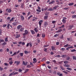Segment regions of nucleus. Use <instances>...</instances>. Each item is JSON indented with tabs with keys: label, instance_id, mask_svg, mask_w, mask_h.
Here are the masks:
<instances>
[{
	"label": "nucleus",
	"instance_id": "nucleus-1",
	"mask_svg": "<svg viewBox=\"0 0 76 76\" xmlns=\"http://www.w3.org/2000/svg\"><path fill=\"white\" fill-rule=\"evenodd\" d=\"M20 63V61H15L14 62V64H16V66H19Z\"/></svg>",
	"mask_w": 76,
	"mask_h": 76
},
{
	"label": "nucleus",
	"instance_id": "nucleus-2",
	"mask_svg": "<svg viewBox=\"0 0 76 76\" xmlns=\"http://www.w3.org/2000/svg\"><path fill=\"white\" fill-rule=\"evenodd\" d=\"M24 32H25V33L23 34V36H24L26 35H27V34H28V33H29V31H28V30H26L24 31Z\"/></svg>",
	"mask_w": 76,
	"mask_h": 76
},
{
	"label": "nucleus",
	"instance_id": "nucleus-3",
	"mask_svg": "<svg viewBox=\"0 0 76 76\" xmlns=\"http://www.w3.org/2000/svg\"><path fill=\"white\" fill-rule=\"evenodd\" d=\"M67 18H64L63 20H62V22L63 23H65L66 22V19Z\"/></svg>",
	"mask_w": 76,
	"mask_h": 76
},
{
	"label": "nucleus",
	"instance_id": "nucleus-4",
	"mask_svg": "<svg viewBox=\"0 0 76 76\" xmlns=\"http://www.w3.org/2000/svg\"><path fill=\"white\" fill-rule=\"evenodd\" d=\"M43 22V21L42 20H40L39 22V25L40 28H41V25H42V23Z\"/></svg>",
	"mask_w": 76,
	"mask_h": 76
},
{
	"label": "nucleus",
	"instance_id": "nucleus-5",
	"mask_svg": "<svg viewBox=\"0 0 76 76\" xmlns=\"http://www.w3.org/2000/svg\"><path fill=\"white\" fill-rule=\"evenodd\" d=\"M22 28V26L21 25H19L18 26H17V29L19 30L20 29V28Z\"/></svg>",
	"mask_w": 76,
	"mask_h": 76
},
{
	"label": "nucleus",
	"instance_id": "nucleus-6",
	"mask_svg": "<svg viewBox=\"0 0 76 76\" xmlns=\"http://www.w3.org/2000/svg\"><path fill=\"white\" fill-rule=\"evenodd\" d=\"M48 15H45L44 16V20H47L48 19Z\"/></svg>",
	"mask_w": 76,
	"mask_h": 76
},
{
	"label": "nucleus",
	"instance_id": "nucleus-7",
	"mask_svg": "<svg viewBox=\"0 0 76 76\" xmlns=\"http://www.w3.org/2000/svg\"><path fill=\"white\" fill-rule=\"evenodd\" d=\"M20 18H21V20H24L25 18H24V17L23 15H21L20 16Z\"/></svg>",
	"mask_w": 76,
	"mask_h": 76
},
{
	"label": "nucleus",
	"instance_id": "nucleus-8",
	"mask_svg": "<svg viewBox=\"0 0 76 76\" xmlns=\"http://www.w3.org/2000/svg\"><path fill=\"white\" fill-rule=\"evenodd\" d=\"M28 64V62H25V61H23V64L24 66H26Z\"/></svg>",
	"mask_w": 76,
	"mask_h": 76
},
{
	"label": "nucleus",
	"instance_id": "nucleus-9",
	"mask_svg": "<svg viewBox=\"0 0 76 76\" xmlns=\"http://www.w3.org/2000/svg\"><path fill=\"white\" fill-rule=\"evenodd\" d=\"M48 25V23H47V21H45L44 23V26L45 27H47Z\"/></svg>",
	"mask_w": 76,
	"mask_h": 76
},
{
	"label": "nucleus",
	"instance_id": "nucleus-10",
	"mask_svg": "<svg viewBox=\"0 0 76 76\" xmlns=\"http://www.w3.org/2000/svg\"><path fill=\"white\" fill-rule=\"evenodd\" d=\"M21 7V9H24V7H25V4L24 3L22 4Z\"/></svg>",
	"mask_w": 76,
	"mask_h": 76
},
{
	"label": "nucleus",
	"instance_id": "nucleus-11",
	"mask_svg": "<svg viewBox=\"0 0 76 76\" xmlns=\"http://www.w3.org/2000/svg\"><path fill=\"white\" fill-rule=\"evenodd\" d=\"M54 3H55V1H54V0H53L51 2H50L49 3V4H54Z\"/></svg>",
	"mask_w": 76,
	"mask_h": 76
},
{
	"label": "nucleus",
	"instance_id": "nucleus-12",
	"mask_svg": "<svg viewBox=\"0 0 76 76\" xmlns=\"http://www.w3.org/2000/svg\"><path fill=\"white\" fill-rule=\"evenodd\" d=\"M37 59L35 58H34L33 59V60L34 61V62H33V63H35L37 62Z\"/></svg>",
	"mask_w": 76,
	"mask_h": 76
},
{
	"label": "nucleus",
	"instance_id": "nucleus-13",
	"mask_svg": "<svg viewBox=\"0 0 76 76\" xmlns=\"http://www.w3.org/2000/svg\"><path fill=\"white\" fill-rule=\"evenodd\" d=\"M20 36V34H16V36L15 37V38H19Z\"/></svg>",
	"mask_w": 76,
	"mask_h": 76
},
{
	"label": "nucleus",
	"instance_id": "nucleus-14",
	"mask_svg": "<svg viewBox=\"0 0 76 76\" xmlns=\"http://www.w3.org/2000/svg\"><path fill=\"white\" fill-rule=\"evenodd\" d=\"M63 30L62 29H59V30L56 31L57 33H58V32H62Z\"/></svg>",
	"mask_w": 76,
	"mask_h": 76
},
{
	"label": "nucleus",
	"instance_id": "nucleus-15",
	"mask_svg": "<svg viewBox=\"0 0 76 76\" xmlns=\"http://www.w3.org/2000/svg\"><path fill=\"white\" fill-rule=\"evenodd\" d=\"M66 60H69V61H71V60H70V57L68 56L66 58Z\"/></svg>",
	"mask_w": 76,
	"mask_h": 76
},
{
	"label": "nucleus",
	"instance_id": "nucleus-16",
	"mask_svg": "<svg viewBox=\"0 0 76 76\" xmlns=\"http://www.w3.org/2000/svg\"><path fill=\"white\" fill-rule=\"evenodd\" d=\"M30 32H31L32 34H35V31L33 30H31Z\"/></svg>",
	"mask_w": 76,
	"mask_h": 76
},
{
	"label": "nucleus",
	"instance_id": "nucleus-17",
	"mask_svg": "<svg viewBox=\"0 0 76 76\" xmlns=\"http://www.w3.org/2000/svg\"><path fill=\"white\" fill-rule=\"evenodd\" d=\"M64 66L65 67H70V65H69L68 64H65V65H64Z\"/></svg>",
	"mask_w": 76,
	"mask_h": 76
},
{
	"label": "nucleus",
	"instance_id": "nucleus-18",
	"mask_svg": "<svg viewBox=\"0 0 76 76\" xmlns=\"http://www.w3.org/2000/svg\"><path fill=\"white\" fill-rule=\"evenodd\" d=\"M15 17H12L11 20H10V22H12V21H13L14 19H15Z\"/></svg>",
	"mask_w": 76,
	"mask_h": 76
},
{
	"label": "nucleus",
	"instance_id": "nucleus-19",
	"mask_svg": "<svg viewBox=\"0 0 76 76\" xmlns=\"http://www.w3.org/2000/svg\"><path fill=\"white\" fill-rule=\"evenodd\" d=\"M34 31L35 32H38V30L37 29V28H34Z\"/></svg>",
	"mask_w": 76,
	"mask_h": 76
},
{
	"label": "nucleus",
	"instance_id": "nucleus-20",
	"mask_svg": "<svg viewBox=\"0 0 76 76\" xmlns=\"http://www.w3.org/2000/svg\"><path fill=\"white\" fill-rule=\"evenodd\" d=\"M60 68H61L62 70H64V68H63V67L61 65H60Z\"/></svg>",
	"mask_w": 76,
	"mask_h": 76
},
{
	"label": "nucleus",
	"instance_id": "nucleus-21",
	"mask_svg": "<svg viewBox=\"0 0 76 76\" xmlns=\"http://www.w3.org/2000/svg\"><path fill=\"white\" fill-rule=\"evenodd\" d=\"M5 42H8V41H9V40H8V37H6L5 38Z\"/></svg>",
	"mask_w": 76,
	"mask_h": 76
},
{
	"label": "nucleus",
	"instance_id": "nucleus-22",
	"mask_svg": "<svg viewBox=\"0 0 76 76\" xmlns=\"http://www.w3.org/2000/svg\"><path fill=\"white\" fill-rule=\"evenodd\" d=\"M7 12L8 13H11L12 12V10L11 9H9L8 10Z\"/></svg>",
	"mask_w": 76,
	"mask_h": 76
},
{
	"label": "nucleus",
	"instance_id": "nucleus-23",
	"mask_svg": "<svg viewBox=\"0 0 76 76\" xmlns=\"http://www.w3.org/2000/svg\"><path fill=\"white\" fill-rule=\"evenodd\" d=\"M19 55L20 56V57H23V53H19Z\"/></svg>",
	"mask_w": 76,
	"mask_h": 76
},
{
	"label": "nucleus",
	"instance_id": "nucleus-24",
	"mask_svg": "<svg viewBox=\"0 0 76 76\" xmlns=\"http://www.w3.org/2000/svg\"><path fill=\"white\" fill-rule=\"evenodd\" d=\"M32 17H33V15H31V16H30L28 18V20H29L30 19V18H32Z\"/></svg>",
	"mask_w": 76,
	"mask_h": 76
},
{
	"label": "nucleus",
	"instance_id": "nucleus-25",
	"mask_svg": "<svg viewBox=\"0 0 76 76\" xmlns=\"http://www.w3.org/2000/svg\"><path fill=\"white\" fill-rule=\"evenodd\" d=\"M45 15H49V12H46L45 13Z\"/></svg>",
	"mask_w": 76,
	"mask_h": 76
},
{
	"label": "nucleus",
	"instance_id": "nucleus-26",
	"mask_svg": "<svg viewBox=\"0 0 76 76\" xmlns=\"http://www.w3.org/2000/svg\"><path fill=\"white\" fill-rule=\"evenodd\" d=\"M48 10H49V11H53V8H50L48 9Z\"/></svg>",
	"mask_w": 76,
	"mask_h": 76
},
{
	"label": "nucleus",
	"instance_id": "nucleus-27",
	"mask_svg": "<svg viewBox=\"0 0 76 76\" xmlns=\"http://www.w3.org/2000/svg\"><path fill=\"white\" fill-rule=\"evenodd\" d=\"M4 42L3 43H2L1 44V45H6L7 44V43L5 42Z\"/></svg>",
	"mask_w": 76,
	"mask_h": 76
},
{
	"label": "nucleus",
	"instance_id": "nucleus-28",
	"mask_svg": "<svg viewBox=\"0 0 76 76\" xmlns=\"http://www.w3.org/2000/svg\"><path fill=\"white\" fill-rule=\"evenodd\" d=\"M4 65L6 66H9V64L8 63H4Z\"/></svg>",
	"mask_w": 76,
	"mask_h": 76
},
{
	"label": "nucleus",
	"instance_id": "nucleus-29",
	"mask_svg": "<svg viewBox=\"0 0 76 76\" xmlns=\"http://www.w3.org/2000/svg\"><path fill=\"white\" fill-rule=\"evenodd\" d=\"M72 58L73 60H76V57L75 56H72Z\"/></svg>",
	"mask_w": 76,
	"mask_h": 76
},
{
	"label": "nucleus",
	"instance_id": "nucleus-30",
	"mask_svg": "<svg viewBox=\"0 0 76 76\" xmlns=\"http://www.w3.org/2000/svg\"><path fill=\"white\" fill-rule=\"evenodd\" d=\"M15 73V72H12L8 76H12V75H13V73Z\"/></svg>",
	"mask_w": 76,
	"mask_h": 76
},
{
	"label": "nucleus",
	"instance_id": "nucleus-31",
	"mask_svg": "<svg viewBox=\"0 0 76 76\" xmlns=\"http://www.w3.org/2000/svg\"><path fill=\"white\" fill-rule=\"evenodd\" d=\"M73 3H70L68 4L69 6H73Z\"/></svg>",
	"mask_w": 76,
	"mask_h": 76
},
{
	"label": "nucleus",
	"instance_id": "nucleus-32",
	"mask_svg": "<svg viewBox=\"0 0 76 76\" xmlns=\"http://www.w3.org/2000/svg\"><path fill=\"white\" fill-rule=\"evenodd\" d=\"M51 48L52 50L53 51V50H55V47H54L53 46H51Z\"/></svg>",
	"mask_w": 76,
	"mask_h": 76
},
{
	"label": "nucleus",
	"instance_id": "nucleus-33",
	"mask_svg": "<svg viewBox=\"0 0 76 76\" xmlns=\"http://www.w3.org/2000/svg\"><path fill=\"white\" fill-rule=\"evenodd\" d=\"M28 71H29V69H26L25 70L24 73H26L27 72H28Z\"/></svg>",
	"mask_w": 76,
	"mask_h": 76
},
{
	"label": "nucleus",
	"instance_id": "nucleus-34",
	"mask_svg": "<svg viewBox=\"0 0 76 76\" xmlns=\"http://www.w3.org/2000/svg\"><path fill=\"white\" fill-rule=\"evenodd\" d=\"M13 25H14V26H15V25H17V22H15L13 23H12Z\"/></svg>",
	"mask_w": 76,
	"mask_h": 76
},
{
	"label": "nucleus",
	"instance_id": "nucleus-35",
	"mask_svg": "<svg viewBox=\"0 0 76 76\" xmlns=\"http://www.w3.org/2000/svg\"><path fill=\"white\" fill-rule=\"evenodd\" d=\"M71 52H76V50L74 49L71 50Z\"/></svg>",
	"mask_w": 76,
	"mask_h": 76
},
{
	"label": "nucleus",
	"instance_id": "nucleus-36",
	"mask_svg": "<svg viewBox=\"0 0 76 76\" xmlns=\"http://www.w3.org/2000/svg\"><path fill=\"white\" fill-rule=\"evenodd\" d=\"M59 35V34H56L55 35H54V37H58V35Z\"/></svg>",
	"mask_w": 76,
	"mask_h": 76
},
{
	"label": "nucleus",
	"instance_id": "nucleus-37",
	"mask_svg": "<svg viewBox=\"0 0 76 76\" xmlns=\"http://www.w3.org/2000/svg\"><path fill=\"white\" fill-rule=\"evenodd\" d=\"M24 30V29H23V28H21L20 29V32H23V31Z\"/></svg>",
	"mask_w": 76,
	"mask_h": 76
},
{
	"label": "nucleus",
	"instance_id": "nucleus-38",
	"mask_svg": "<svg viewBox=\"0 0 76 76\" xmlns=\"http://www.w3.org/2000/svg\"><path fill=\"white\" fill-rule=\"evenodd\" d=\"M64 64H67V63H69V62L67 61H65L64 62Z\"/></svg>",
	"mask_w": 76,
	"mask_h": 76
},
{
	"label": "nucleus",
	"instance_id": "nucleus-39",
	"mask_svg": "<svg viewBox=\"0 0 76 76\" xmlns=\"http://www.w3.org/2000/svg\"><path fill=\"white\" fill-rule=\"evenodd\" d=\"M72 18H76V15H73L72 16Z\"/></svg>",
	"mask_w": 76,
	"mask_h": 76
},
{
	"label": "nucleus",
	"instance_id": "nucleus-40",
	"mask_svg": "<svg viewBox=\"0 0 76 76\" xmlns=\"http://www.w3.org/2000/svg\"><path fill=\"white\" fill-rule=\"evenodd\" d=\"M24 53L26 54H28V51L27 50H25L24 51Z\"/></svg>",
	"mask_w": 76,
	"mask_h": 76
},
{
	"label": "nucleus",
	"instance_id": "nucleus-41",
	"mask_svg": "<svg viewBox=\"0 0 76 76\" xmlns=\"http://www.w3.org/2000/svg\"><path fill=\"white\" fill-rule=\"evenodd\" d=\"M36 11L38 12H41V10L38 9L36 10Z\"/></svg>",
	"mask_w": 76,
	"mask_h": 76
},
{
	"label": "nucleus",
	"instance_id": "nucleus-42",
	"mask_svg": "<svg viewBox=\"0 0 76 76\" xmlns=\"http://www.w3.org/2000/svg\"><path fill=\"white\" fill-rule=\"evenodd\" d=\"M9 26H10V24H7V29H9L10 28V27H9Z\"/></svg>",
	"mask_w": 76,
	"mask_h": 76
},
{
	"label": "nucleus",
	"instance_id": "nucleus-43",
	"mask_svg": "<svg viewBox=\"0 0 76 76\" xmlns=\"http://www.w3.org/2000/svg\"><path fill=\"white\" fill-rule=\"evenodd\" d=\"M66 69H67V70H72V68H67Z\"/></svg>",
	"mask_w": 76,
	"mask_h": 76
},
{
	"label": "nucleus",
	"instance_id": "nucleus-44",
	"mask_svg": "<svg viewBox=\"0 0 76 76\" xmlns=\"http://www.w3.org/2000/svg\"><path fill=\"white\" fill-rule=\"evenodd\" d=\"M13 63V61H11L9 62V64L10 65H12Z\"/></svg>",
	"mask_w": 76,
	"mask_h": 76
},
{
	"label": "nucleus",
	"instance_id": "nucleus-45",
	"mask_svg": "<svg viewBox=\"0 0 76 76\" xmlns=\"http://www.w3.org/2000/svg\"><path fill=\"white\" fill-rule=\"evenodd\" d=\"M42 36L43 38H44V37H45V34H42Z\"/></svg>",
	"mask_w": 76,
	"mask_h": 76
},
{
	"label": "nucleus",
	"instance_id": "nucleus-46",
	"mask_svg": "<svg viewBox=\"0 0 76 76\" xmlns=\"http://www.w3.org/2000/svg\"><path fill=\"white\" fill-rule=\"evenodd\" d=\"M66 56V55H63L62 56V57L63 58H65Z\"/></svg>",
	"mask_w": 76,
	"mask_h": 76
},
{
	"label": "nucleus",
	"instance_id": "nucleus-47",
	"mask_svg": "<svg viewBox=\"0 0 76 76\" xmlns=\"http://www.w3.org/2000/svg\"><path fill=\"white\" fill-rule=\"evenodd\" d=\"M63 61H61V62H58V63L59 64H62L63 63Z\"/></svg>",
	"mask_w": 76,
	"mask_h": 76
},
{
	"label": "nucleus",
	"instance_id": "nucleus-48",
	"mask_svg": "<svg viewBox=\"0 0 76 76\" xmlns=\"http://www.w3.org/2000/svg\"><path fill=\"white\" fill-rule=\"evenodd\" d=\"M63 72L64 73H65V74H68V72L66 71H63Z\"/></svg>",
	"mask_w": 76,
	"mask_h": 76
},
{
	"label": "nucleus",
	"instance_id": "nucleus-49",
	"mask_svg": "<svg viewBox=\"0 0 76 76\" xmlns=\"http://www.w3.org/2000/svg\"><path fill=\"white\" fill-rule=\"evenodd\" d=\"M3 70V68L1 67L0 66V71H2Z\"/></svg>",
	"mask_w": 76,
	"mask_h": 76
},
{
	"label": "nucleus",
	"instance_id": "nucleus-50",
	"mask_svg": "<svg viewBox=\"0 0 76 76\" xmlns=\"http://www.w3.org/2000/svg\"><path fill=\"white\" fill-rule=\"evenodd\" d=\"M27 67H28V68H30V67H31V66H30L29 65H28L27 66Z\"/></svg>",
	"mask_w": 76,
	"mask_h": 76
},
{
	"label": "nucleus",
	"instance_id": "nucleus-51",
	"mask_svg": "<svg viewBox=\"0 0 76 76\" xmlns=\"http://www.w3.org/2000/svg\"><path fill=\"white\" fill-rule=\"evenodd\" d=\"M4 42V41L3 39L1 40H0V43H1V42Z\"/></svg>",
	"mask_w": 76,
	"mask_h": 76
},
{
	"label": "nucleus",
	"instance_id": "nucleus-52",
	"mask_svg": "<svg viewBox=\"0 0 76 76\" xmlns=\"http://www.w3.org/2000/svg\"><path fill=\"white\" fill-rule=\"evenodd\" d=\"M18 72H16L14 73V74L13 73V75H18Z\"/></svg>",
	"mask_w": 76,
	"mask_h": 76
},
{
	"label": "nucleus",
	"instance_id": "nucleus-53",
	"mask_svg": "<svg viewBox=\"0 0 76 76\" xmlns=\"http://www.w3.org/2000/svg\"><path fill=\"white\" fill-rule=\"evenodd\" d=\"M68 45H69V44H67L65 45H64V47H68Z\"/></svg>",
	"mask_w": 76,
	"mask_h": 76
},
{
	"label": "nucleus",
	"instance_id": "nucleus-54",
	"mask_svg": "<svg viewBox=\"0 0 76 76\" xmlns=\"http://www.w3.org/2000/svg\"><path fill=\"white\" fill-rule=\"evenodd\" d=\"M3 28H4L5 27L7 26V24H4L3 25Z\"/></svg>",
	"mask_w": 76,
	"mask_h": 76
},
{
	"label": "nucleus",
	"instance_id": "nucleus-55",
	"mask_svg": "<svg viewBox=\"0 0 76 76\" xmlns=\"http://www.w3.org/2000/svg\"><path fill=\"white\" fill-rule=\"evenodd\" d=\"M61 57L60 55H57L55 56V57Z\"/></svg>",
	"mask_w": 76,
	"mask_h": 76
},
{
	"label": "nucleus",
	"instance_id": "nucleus-56",
	"mask_svg": "<svg viewBox=\"0 0 76 76\" xmlns=\"http://www.w3.org/2000/svg\"><path fill=\"white\" fill-rule=\"evenodd\" d=\"M59 44H60V43L59 42H58L56 43V45H58Z\"/></svg>",
	"mask_w": 76,
	"mask_h": 76
},
{
	"label": "nucleus",
	"instance_id": "nucleus-57",
	"mask_svg": "<svg viewBox=\"0 0 76 76\" xmlns=\"http://www.w3.org/2000/svg\"><path fill=\"white\" fill-rule=\"evenodd\" d=\"M30 12H28L27 13V16H28L29 15H30Z\"/></svg>",
	"mask_w": 76,
	"mask_h": 76
},
{
	"label": "nucleus",
	"instance_id": "nucleus-58",
	"mask_svg": "<svg viewBox=\"0 0 76 76\" xmlns=\"http://www.w3.org/2000/svg\"><path fill=\"white\" fill-rule=\"evenodd\" d=\"M30 44V43H28L27 44L26 46L27 47H29V45Z\"/></svg>",
	"mask_w": 76,
	"mask_h": 76
},
{
	"label": "nucleus",
	"instance_id": "nucleus-59",
	"mask_svg": "<svg viewBox=\"0 0 76 76\" xmlns=\"http://www.w3.org/2000/svg\"><path fill=\"white\" fill-rule=\"evenodd\" d=\"M61 50H62V51H64L65 50V48H61Z\"/></svg>",
	"mask_w": 76,
	"mask_h": 76
},
{
	"label": "nucleus",
	"instance_id": "nucleus-60",
	"mask_svg": "<svg viewBox=\"0 0 76 76\" xmlns=\"http://www.w3.org/2000/svg\"><path fill=\"white\" fill-rule=\"evenodd\" d=\"M22 70L21 69H19L18 70V72H22Z\"/></svg>",
	"mask_w": 76,
	"mask_h": 76
},
{
	"label": "nucleus",
	"instance_id": "nucleus-61",
	"mask_svg": "<svg viewBox=\"0 0 76 76\" xmlns=\"http://www.w3.org/2000/svg\"><path fill=\"white\" fill-rule=\"evenodd\" d=\"M10 20V18L8 17L7 18V20Z\"/></svg>",
	"mask_w": 76,
	"mask_h": 76
},
{
	"label": "nucleus",
	"instance_id": "nucleus-62",
	"mask_svg": "<svg viewBox=\"0 0 76 76\" xmlns=\"http://www.w3.org/2000/svg\"><path fill=\"white\" fill-rule=\"evenodd\" d=\"M69 9V8H64L63 9L64 10H67V9Z\"/></svg>",
	"mask_w": 76,
	"mask_h": 76
},
{
	"label": "nucleus",
	"instance_id": "nucleus-63",
	"mask_svg": "<svg viewBox=\"0 0 76 76\" xmlns=\"http://www.w3.org/2000/svg\"><path fill=\"white\" fill-rule=\"evenodd\" d=\"M51 55H53L54 54V53L53 52H50Z\"/></svg>",
	"mask_w": 76,
	"mask_h": 76
},
{
	"label": "nucleus",
	"instance_id": "nucleus-64",
	"mask_svg": "<svg viewBox=\"0 0 76 76\" xmlns=\"http://www.w3.org/2000/svg\"><path fill=\"white\" fill-rule=\"evenodd\" d=\"M37 37H39V34H38Z\"/></svg>",
	"mask_w": 76,
	"mask_h": 76
}]
</instances>
